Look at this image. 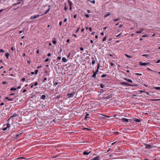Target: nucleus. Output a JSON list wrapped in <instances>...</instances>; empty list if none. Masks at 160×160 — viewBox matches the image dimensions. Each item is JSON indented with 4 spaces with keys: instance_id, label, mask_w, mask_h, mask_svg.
Listing matches in <instances>:
<instances>
[{
    "instance_id": "obj_1",
    "label": "nucleus",
    "mask_w": 160,
    "mask_h": 160,
    "mask_svg": "<svg viewBox=\"0 0 160 160\" xmlns=\"http://www.w3.org/2000/svg\"><path fill=\"white\" fill-rule=\"evenodd\" d=\"M120 83L122 85H124L128 86H137L136 84H129L126 82H121Z\"/></svg>"
},
{
    "instance_id": "obj_2",
    "label": "nucleus",
    "mask_w": 160,
    "mask_h": 160,
    "mask_svg": "<svg viewBox=\"0 0 160 160\" xmlns=\"http://www.w3.org/2000/svg\"><path fill=\"white\" fill-rule=\"evenodd\" d=\"M144 145L145 147V148L147 149H150L153 147L152 145H151L150 144H144Z\"/></svg>"
},
{
    "instance_id": "obj_3",
    "label": "nucleus",
    "mask_w": 160,
    "mask_h": 160,
    "mask_svg": "<svg viewBox=\"0 0 160 160\" xmlns=\"http://www.w3.org/2000/svg\"><path fill=\"white\" fill-rule=\"evenodd\" d=\"M113 96V94L112 93L107 96H104V99H109L112 98Z\"/></svg>"
},
{
    "instance_id": "obj_4",
    "label": "nucleus",
    "mask_w": 160,
    "mask_h": 160,
    "mask_svg": "<svg viewBox=\"0 0 160 160\" xmlns=\"http://www.w3.org/2000/svg\"><path fill=\"white\" fill-rule=\"evenodd\" d=\"M75 94V92H73L70 93H68L67 95L69 98H71Z\"/></svg>"
},
{
    "instance_id": "obj_5",
    "label": "nucleus",
    "mask_w": 160,
    "mask_h": 160,
    "mask_svg": "<svg viewBox=\"0 0 160 160\" xmlns=\"http://www.w3.org/2000/svg\"><path fill=\"white\" fill-rule=\"evenodd\" d=\"M42 15H34V16H32L31 17L30 19H35L37 18H38L39 16H42Z\"/></svg>"
},
{
    "instance_id": "obj_6",
    "label": "nucleus",
    "mask_w": 160,
    "mask_h": 160,
    "mask_svg": "<svg viewBox=\"0 0 160 160\" xmlns=\"http://www.w3.org/2000/svg\"><path fill=\"white\" fill-rule=\"evenodd\" d=\"M139 64L141 66H146L148 65H149V63H147L145 62H139Z\"/></svg>"
},
{
    "instance_id": "obj_7",
    "label": "nucleus",
    "mask_w": 160,
    "mask_h": 160,
    "mask_svg": "<svg viewBox=\"0 0 160 160\" xmlns=\"http://www.w3.org/2000/svg\"><path fill=\"white\" fill-rule=\"evenodd\" d=\"M133 120L136 122H141V119H137L136 118H133Z\"/></svg>"
},
{
    "instance_id": "obj_8",
    "label": "nucleus",
    "mask_w": 160,
    "mask_h": 160,
    "mask_svg": "<svg viewBox=\"0 0 160 160\" xmlns=\"http://www.w3.org/2000/svg\"><path fill=\"white\" fill-rule=\"evenodd\" d=\"M144 30V29L143 28H141L140 29L139 31H136V33H140Z\"/></svg>"
},
{
    "instance_id": "obj_9",
    "label": "nucleus",
    "mask_w": 160,
    "mask_h": 160,
    "mask_svg": "<svg viewBox=\"0 0 160 160\" xmlns=\"http://www.w3.org/2000/svg\"><path fill=\"white\" fill-rule=\"evenodd\" d=\"M121 120L123 122H128L129 121V120L128 119L125 118H122Z\"/></svg>"
},
{
    "instance_id": "obj_10",
    "label": "nucleus",
    "mask_w": 160,
    "mask_h": 160,
    "mask_svg": "<svg viewBox=\"0 0 160 160\" xmlns=\"http://www.w3.org/2000/svg\"><path fill=\"white\" fill-rule=\"evenodd\" d=\"M123 79L124 80H125L127 81V82H129L131 83H132L133 82L132 81V80L128 79L126 78H125Z\"/></svg>"
},
{
    "instance_id": "obj_11",
    "label": "nucleus",
    "mask_w": 160,
    "mask_h": 160,
    "mask_svg": "<svg viewBox=\"0 0 160 160\" xmlns=\"http://www.w3.org/2000/svg\"><path fill=\"white\" fill-rule=\"evenodd\" d=\"M92 72L93 73V74L92 77L94 78H96V75L97 74L94 72V70L92 71Z\"/></svg>"
},
{
    "instance_id": "obj_12",
    "label": "nucleus",
    "mask_w": 160,
    "mask_h": 160,
    "mask_svg": "<svg viewBox=\"0 0 160 160\" xmlns=\"http://www.w3.org/2000/svg\"><path fill=\"white\" fill-rule=\"evenodd\" d=\"M91 152H88L87 151H85L83 152V154L84 155H88Z\"/></svg>"
},
{
    "instance_id": "obj_13",
    "label": "nucleus",
    "mask_w": 160,
    "mask_h": 160,
    "mask_svg": "<svg viewBox=\"0 0 160 160\" xmlns=\"http://www.w3.org/2000/svg\"><path fill=\"white\" fill-rule=\"evenodd\" d=\"M17 116V115L16 113H14L13 115L12 116H11L10 118L8 120V121H9L10 119L11 118H12L13 117H15Z\"/></svg>"
},
{
    "instance_id": "obj_14",
    "label": "nucleus",
    "mask_w": 160,
    "mask_h": 160,
    "mask_svg": "<svg viewBox=\"0 0 160 160\" xmlns=\"http://www.w3.org/2000/svg\"><path fill=\"white\" fill-rule=\"evenodd\" d=\"M41 99L42 100H45L46 99V96L44 95H42L41 97Z\"/></svg>"
},
{
    "instance_id": "obj_15",
    "label": "nucleus",
    "mask_w": 160,
    "mask_h": 160,
    "mask_svg": "<svg viewBox=\"0 0 160 160\" xmlns=\"http://www.w3.org/2000/svg\"><path fill=\"white\" fill-rule=\"evenodd\" d=\"M52 42L54 44H55L56 43V38H53V39Z\"/></svg>"
},
{
    "instance_id": "obj_16",
    "label": "nucleus",
    "mask_w": 160,
    "mask_h": 160,
    "mask_svg": "<svg viewBox=\"0 0 160 160\" xmlns=\"http://www.w3.org/2000/svg\"><path fill=\"white\" fill-rule=\"evenodd\" d=\"M96 59L95 60L94 59V58H92V65H93L94 64L95 62H96Z\"/></svg>"
},
{
    "instance_id": "obj_17",
    "label": "nucleus",
    "mask_w": 160,
    "mask_h": 160,
    "mask_svg": "<svg viewBox=\"0 0 160 160\" xmlns=\"http://www.w3.org/2000/svg\"><path fill=\"white\" fill-rule=\"evenodd\" d=\"M62 60L64 62H67V59L65 58H62Z\"/></svg>"
},
{
    "instance_id": "obj_18",
    "label": "nucleus",
    "mask_w": 160,
    "mask_h": 160,
    "mask_svg": "<svg viewBox=\"0 0 160 160\" xmlns=\"http://www.w3.org/2000/svg\"><path fill=\"white\" fill-rule=\"evenodd\" d=\"M100 86L101 88H103L105 87V85L103 83H101L100 84Z\"/></svg>"
},
{
    "instance_id": "obj_19",
    "label": "nucleus",
    "mask_w": 160,
    "mask_h": 160,
    "mask_svg": "<svg viewBox=\"0 0 160 160\" xmlns=\"http://www.w3.org/2000/svg\"><path fill=\"white\" fill-rule=\"evenodd\" d=\"M89 115V114L87 113L86 114V116L85 117V118H84L85 120H87V119L89 117V116H88Z\"/></svg>"
},
{
    "instance_id": "obj_20",
    "label": "nucleus",
    "mask_w": 160,
    "mask_h": 160,
    "mask_svg": "<svg viewBox=\"0 0 160 160\" xmlns=\"http://www.w3.org/2000/svg\"><path fill=\"white\" fill-rule=\"evenodd\" d=\"M10 55V54L8 53H6L5 54V56L7 58V59L9 58V56Z\"/></svg>"
},
{
    "instance_id": "obj_21",
    "label": "nucleus",
    "mask_w": 160,
    "mask_h": 160,
    "mask_svg": "<svg viewBox=\"0 0 160 160\" xmlns=\"http://www.w3.org/2000/svg\"><path fill=\"white\" fill-rule=\"evenodd\" d=\"M99 159V156H97L93 158L94 160H98Z\"/></svg>"
},
{
    "instance_id": "obj_22",
    "label": "nucleus",
    "mask_w": 160,
    "mask_h": 160,
    "mask_svg": "<svg viewBox=\"0 0 160 160\" xmlns=\"http://www.w3.org/2000/svg\"><path fill=\"white\" fill-rule=\"evenodd\" d=\"M68 2L69 4V6H72V2L71 1H70V0H68Z\"/></svg>"
},
{
    "instance_id": "obj_23",
    "label": "nucleus",
    "mask_w": 160,
    "mask_h": 160,
    "mask_svg": "<svg viewBox=\"0 0 160 160\" xmlns=\"http://www.w3.org/2000/svg\"><path fill=\"white\" fill-rule=\"evenodd\" d=\"M17 89V88H14V87H13L12 88H11V89H10V90L11 91H13V90H16Z\"/></svg>"
},
{
    "instance_id": "obj_24",
    "label": "nucleus",
    "mask_w": 160,
    "mask_h": 160,
    "mask_svg": "<svg viewBox=\"0 0 160 160\" xmlns=\"http://www.w3.org/2000/svg\"><path fill=\"white\" fill-rule=\"evenodd\" d=\"M153 88L157 90H160V87H154Z\"/></svg>"
},
{
    "instance_id": "obj_25",
    "label": "nucleus",
    "mask_w": 160,
    "mask_h": 160,
    "mask_svg": "<svg viewBox=\"0 0 160 160\" xmlns=\"http://www.w3.org/2000/svg\"><path fill=\"white\" fill-rule=\"evenodd\" d=\"M50 11V9H48L45 12V13H44V14H43V15H45L47 13L49 12V11Z\"/></svg>"
},
{
    "instance_id": "obj_26",
    "label": "nucleus",
    "mask_w": 160,
    "mask_h": 160,
    "mask_svg": "<svg viewBox=\"0 0 160 160\" xmlns=\"http://www.w3.org/2000/svg\"><path fill=\"white\" fill-rule=\"evenodd\" d=\"M111 15V14L110 13H108L105 15L104 17H107L108 16L110 15Z\"/></svg>"
},
{
    "instance_id": "obj_27",
    "label": "nucleus",
    "mask_w": 160,
    "mask_h": 160,
    "mask_svg": "<svg viewBox=\"0 0 160 160\" xmlns=\"http://www.w3.org/2000/svg\"><path fill=\"white\" fill-rule=\"evenodd\" d=\"M107 75L106 74H102L101 76L102 78H103L106 77Z\"/></svg>"
},
{
    "instance_id": "obj_28",
    "label": "nucleus",
    "mask_w": 160,
    "mask_h": 160,
    "mask_svg": "<svg viewBox=\"0 0 160 160\" xmlns=\"http://www.w3.org/2000/svg\"><path fill=\"white\" fill-rule=\"evenodd\" d=\"M89 1L90 2H92V3L93 4H95V0H92V1H90V0H89Z\"/></svg>"
},
{
    "instance_id": "obj_29",
    "label": "nucleus",
    "mask_w": 160,
    "mask_h": 160,
    "mask_svg": "<svg viewBox=\"0 0 160 160\" xmlns=\"http://www.w3.org/2000/svg\"><path fill=\"white\" fill-rule=\"evenodd\" d=\"M10 127V125L9 123H8L7 124V128H9Z\"/></svg>"
},
{
    "instance_id": "obj_30",
    "label": "nucleus",
    "mask_w": 160,
    "mask_h": 160,
    "mask_svg": "<svg viewBox=\"0 0 160 160\" xmlns=\"http://www.w3.org/2000/svg\"><path fill=\"white\" fill-rule=\"evenodd\" d=\"M38 70H36L35 72H34V73H35V74H37V73L38 72Z\"/></svg>"
},
{
    "instance_id": "obj_31",
    "label": "nucleus",
    "mask_w": 160,
    "mask_h": 160,
    "mask_svg": "<svg viewBox=\"0 0 160 160\" xmlns=\"http://www.w3.org/2000/svg\"><path fill=\"white\" fill-rule=\"evenodd\" d=\"M148 37V35L147 34H145L142 36V37Z\"/></svg>"
},
{
    "instance_id": "obj_32",
    "label": "nucleus",
    "mask_w": 160,
    "mask_h": 160,
    "mask_svg": "<svg viewBox=\"0 0 160 160\" xmlns=\"http://www.w3.org/2000/svg\"><path fill=\"white\" fill-rule=\"evenodd\" d=\"M106 38H107L106 37H105L103 38V39L102 40V41L103 42H104L106 40Z\"/></svg>"
},
{
    "instance_id": "obj_33",
    "label": "nucleus",
    "mask_w": 160,
    "mask_h": 160,
    "mask_svg": "<svg viewBox=\"0 0 160 160\" xmlns=\"http://www.w3.org/2000/svg\"><path fill=\"white\" fill-rule=\"evenodd\" d=\"M142 56H145L146 58H147L148 56V55H147V54H143L142 55Z\"/></svg>"
},
{
    "instance_id": "obj_34",
    "label": "nucleus",
    "mask_w": 160,
    "mask_h": 160,
    "mask_svg": "<svg viewBox=\"0 0 160 160\" xmlns=\"http://www.w3.org/2000/svg\"><path fill=\"white\" fill-rule=\"evenodd\" d=\"M135 74L136 75H138L139 76H141L142 75V74L141 73H135Z\"/></svg>"
},
{
    "instance_id": "obj_35",
    "label": "nucleus",
    "mask_w": 160,
    "mask_h": 160,
    "mask_svg": "<svg viewBox=\"0 0 160 160\" xmlns=\"http://www.w3.org/2000/svg\"><path fill=\"white\" fill-rule=\"evenodd\" d=\"M47 80V78H44V79H43V80L42 81V82H46V81Z\"/></svg>"
},
{
    "instance_id": "obj_36",
    "label": "nucleus",
    "mask_w": 160,
    "mask_h": 160,
    "mask_svg": "<svg viewBox=\"0 0 160 160\" xmlns=\"http://www.w3.org/2000/svg\"><path fill=\"white\" fill-rule=\"evenodd\" d=\"M122 35V32H121L120 34H119L118 35L116 36V37H119L120 36Z\"/></svg>"
},
{
    "instance_id": "obj_37",
    "label": "nucleus",
    "mask_w": 160,
    "mask_h": 160,
    "mask_svg": "<svg viewBox=\"0 0 160 160\" xmlns=\"http://www.w3.org/2000/svg\"><path fill=\"white\" fill-rule=\"evenodd\" d=\"M6 99H8V100H9V101H12V99H10L9 98H8V97H6L5 98Z\"/></svg>"
},
{
    "instance_id": "obj_38",
    "label": "nucleus",
    "mask_w": 160,
    "mask_h": 160,
    "mask_svg": "<svg viewBox=\"0 0 160 160\" xmlns=\"http://www.w3.org/2000/svg\"><path fill=\"white\" fill-rule=\"evenodd\" d=\"M64 10H65V11H67V10L68 9V8L67 7V6H65V7H64Z\"/></svg>"
},
{
    "instance_id": "obj_39",
    "label": "nucleus",
    "mask_w": 160,
    "mask_h": 160,
    "mask_svg": "<svg viewBox=\"0 0 160 160\" xmlns=\"http://www.w3.org/2000/svg\"><path fill=\"white\" fill-rule=\"evenodd\" d=\"M98 69H97L96 71L94 72H95L96 74H97L98 72Z\"/></svg>"
},
{
    "instance_id": "obj_40",
    "label": "nucleus",
    "mask_w": 160,
    "mask_h": 160,
    "mask_svg": "<svg viewBox=\"0 0 160 160\" xmlns=\"http://www.w3.org/2000/svg\"><path fill=\"white\" fill-rule=\"evenodd\" d=\"M84 129H85L87 130H88L89 131H90L91 130V129H89V128H84Z\"/></svg>"
},
{
    "instance_id": "obj_41",
    "label": "nucleus",
    "mask_w": 160,
    "mask_h": 160,
    "mask_svg": "<svg viewBox=\"0 0 160 160\" xmlns=\"http://www.w3.org/2000/svg\"><path fill=\"white\" fill-rule=\"evenodd\" d=\"M62 21H60L59 22V26H61V25H62Z\"/></svg>"
},
{
    "instance_id": "obj_42",
    "label": "nucleus",
    "mask_w": 160,
    "mask_h": 160,
    "mask_svg": "<svg viewBox=\"0 0 160 160\" xmlns=\"http://www.w3.org/2000/svg\"><path fill=\"white\" fill-rule=\"evenodd\" d=\"M114 133L115 135H116L119 133V132H114Z\"/></svg>"
},
{
    "instance_id": "obj_43",
    "label": "nucleus",
    "mask_w": 160,
    "mask_h": 160,
    "mask_svg": "<svg viewBox=\"0 0 160 160\" xmlns=\"http://www.w3.org/2000/svg\"><path fill=\"white\" fill-rule=\"evenodd\" d=\"M4 51L2 49H0V52H4Z\"/></svg>"
},
{
    "instance_id": "obj_44",
    "label": "nucleus",
    "mask_w": 160,
    "mask_h": 160,
    "mask_svg": "<svg viewBox=\"0 0 160 160\" xmlns=\"http://www.w3.org/2000/svg\"><path fill=\"white\" fill-rule=\"evenodd\" d=\"M24 30H21V31H19V33H22V32H24Z\"/></svg>"
},
{
    "instance_id": "obj_45",
    "label": "nucleus",
    "mask_w": 160,
    "mask_h": 160,
    "mask_svg": "<svg viewBox=\"0 0 160 160\" xmlns=\"http://www.w3.org/2000/svg\"><path fill=\"white\" fill-rule=\"evenodd\" d=\"M38 82H35L34 83V86H36L38 85Z\"/></svg>"
},
{
    "instance_id": "obj_46",
    "label": "nucleus",
    "mask_w": 160,
    "mask_h": 160,
    "mask_svg": "<svg viewBox=\"0 0 160 160\" xmlns=\"http://www.w3.org/2000/svg\"><path fill=\"white\" fill-rule=\"evenodd\" d=\"M79 29H80V28H78L77 29V30H76V31L75 32H76V33H77V32H78L79 31Z\"/></svg>"
},
{
    "instance_id": "obj_47",
    "label": "nucleus",
    "mask_w": 160,
    "mask_h": 160,
    "mask_svg": "<svg viewBox=\"0 0 160 160\" xmlns=\"http://www.w3.org/2000/svg\"><path fill=\"white\" fill-rule=\"evenodd\" d=\"M119 20V18L115 19H113V20L115 21H118Z\"/></svg>"
},
{
    "instance_id": "obj_48",
    "label": "nucleus",
    "mask_w": 160,
    "mask_h": 160,
    "mask_svg": "<svg viewBox=\"0 0 160 160\" xmlns=\"http://www.w3.org/2000/svg\"><path fill=\"white\" fill-rule=\"evenodd\" d=\"M7 128H8L7 127L3 128L2 130L3 131H5L7 130Z\"/></svg>"
},
{
    "instance_id": "obj_49",
    "label": "nucleus",
    "mask_w": 160,
    "mask_h": 160,
    "mask_svg": "<svg viewBox=\"0 0 160 160\" xmlns=\"http://www.w3.org/2000/svg\"><path fill=\"white\" fill-rule=\"evenodd\" d=\"M49 59V58H47L45 60V62H48V61Z\"/></svg>"
},
{
    "instance_id": "obj_50",
    "label": "nucleus",
    "mask_w": 160,
    "mask_h": 160,
    "mask_svg": "<svg viewBox=\"0 0 160 160\" xmlns=\"http://www.w3.org/2000/svg\"><path fill=\"white\" fill-rule=\"evenodd\" d=\"M25 80V78H23L21 79V80L22 81H24Z\"/></svg>"
},
{
    "instance_id": "obj_51",
    "label": "nucleus",
    "mask_w": 160,
    "mask_h": 160,
    "mask_svg": "<svg viewBox=\"0 0 160 160\" xmlns=\"http://www.w3.org/2000/svg\"><path fill=\"white\" fill-rule=\"evenodd\" d=\"M77 14H74V16H73V17L74 18H76L77 17Z\"/></svg>"
},
{
    "instance_id": "obj_52",
    "label": "nucleus",
    "mask_w": 160,
    "mask_h": 160,
    "mask_svg": "<svg viewBox=\"0 0 160 160\" xmlns=\"http://www.w3.org/2000/svg\"><path fill=\"white\" fill-rule=\"evenodd\" d=\"M21 2H20V1L18 2H17V4H20V3H21Z\"/></svg>"
},
{
    "instance_id": "obj_53",
    "label": "nucleus",
    "mask_w": 160,
    "mask_h": 160,
    "mask_svg": "<svg viewBox=\"0 0 160 160\" xmlns=\"http://www.w3.org/2000/svg\"><path fill=\"white\" fill-rule=\"evenodd\" d=\"M85 16L87 18H88L89 17V15L88 14H85Z\"/></svg>"
},
{
    "instance_id": "obj_54",
    "label": "nucleus",
    "mask_w": 160,
    "mask_h": 160,
    "mask_svg": "<svg viewBox=\"0 0 160 160\" xmlns=\"http://www.w3.org/2000/svg\"><path fill=\"white\" fill-rule=\"evenodd\" d=\"M99 64H98V65H97V69H99V68H100V66H99Z\"/></svg>"
},
{
    "instance_id": "obj_55",
    "label": "nucleus",
    "mask_w": 160,
    "mask_h": 160,
    "mask_svg": "<svg viewBox=\"0 0 160 160\" xmlns=\"http://www.w3.org/2000/svg\"><path fill=\"white\" fill-rule=\"evenodd\" d=\"M7 82L6 81H4V82H2V84H7Z\"/></svg>"
},
{
    "instance_id": "obj_56",
    "label": "nucleus",
    "mask_w": 160,
    "mask_h": 160,
    "mask_svg": "<svg viewBox=\"0 0 160 160\" xmlns=\"http://www.w3.org/2000/svg\"><path fill=\"white\" fill-rule=\"evenodd\" d=\"M88 29H89V30H90V32L92 31V28H91V27H89L88 28Z\"/></svg>"
},
{
    "instance_id": "obj_57",
    "label": "nucleus",
    "mask_w": 160,
    "mask_h": 160,
    "mask_svg": "<svg viewBox=\"0 0 160 160\" xmlns=\"http://www.w3.org/2000/svg\"><path fill=\"white\" fill-rule=\"evenodd\" d=\"M61 58V57H58L57 58V59L58 60H60Z\"/></svg>"
},
{
    "instance_id": "obj_58",
    "label": "nucleus",
    "mask_w": 160,
    "mask_h": 160,
    "mask_svg": "<svg viewBox=\"0 0 160 160\" xmlns=\"http://www.w3.org/2000/svg\"><path fill=\"white\" fill-rule=\"evenodd\" d=\"M110 65L111 66H112L114 65V63L112 62L110 63Z\"/></svg>"
},
{
    "instance_id": "obj_59",
    "label": "nucleus",
    "mask_w": 160,
    "mask_h": 160,
    "mask_svg": "<svg viewBox=\"0 0 160 160\" xmlns=\"http://www.w3.org/2000/svg\"><path fill=\"white\" fill-rule=\"evenodd\" d=\"M125 56H127V57H128V58H130V56H129V55H127V54H125Z\"/></svg>"
},
{
    "instance_id": "obj_60",
    "label": "nucleus",
    "mask_w": 160,
    "mask_h": 160,
    "mask_svg": "<svg viewBox=\"0 0 160 160\" xmlns=\"http://www.w3.org/2000/svg\"><path fill=\"white\" fill-rule=\"evenodd\" d=\"M11 49L13 51L15 49L14 48H13V47H12L11 48Z\"/></svg>"
},
{
    "instance_id": "obj_61",
    "label": "nucleus",
    "mask_w": 160,
    "mask_h": 160,
    "mask_svg": "<svg viewBox=\"0 0 160 160\" xmlns=\"http://www.w3.org/2000/svg\"><path fill=\"white\" fill-rule=\"evenodd\" d=\"M80 50H81V51H83V50H84V49H83V48H82V47H81V48H80Z\"/></svg>"
},
{
    "instance_id": "obj_62",
    "label": "nucleus",
    "mask_w": 160,
    "mask_h": 160,
    "mask_svg": "<svg viewBox=\"0 0 160 160\" xmlns=\"http://www.w3.org/2000/svg\"><path fill=\"white\" fill-rule=\"evenodd\" d=\"M147 69L149 71H152L150 68H147Z\"/></svg>"
},
{
    "instance_id": "obj_63",
    "label": "nucleus",
    "mask_w": 160,
    "mask_h": 160,
    "mask_svg": "<svg viewBox=\"0 0 160 160\" xmlns=\"http://www.w3.org/2000/svg\"><path fill=\"white\" fill-rule=\"evenodd\" d=\"M67 20L66 18H65L64 21V22H65L67 21Z\"/></svg>"
},
{
    "instance_id": "obj_64",
    "label": "nucleus",
    "mask_w": 160,
    "mask_h": 160,
    "mask_svg": "<svg viewBox=\"0 0 160 160\" xmlns=\"http://www.w3.org/2000/svg\"><path fill=\"white\" fill-rule=\"evenodd\" d=\"M160 62V60H158L157 62H156V63H158Z\"/></svg>"
}]
</instances>
